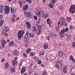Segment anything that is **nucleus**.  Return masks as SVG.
Here are the masks:
<instances>
[{"label":"nucleus","instance_id":"obj_8","mask_svg":"<svg viewBox=\"0 0 75 75\" xmlns=\"http://www.w3.org/2000/svg\"><path fill=\"white\" fill-rule=\"evenodd\" d=\"M25 23L26 24V27L28 29H30L31 28V25H30V24L28 22H26Z\"/></svg>","mask_w":75,"mask_h":75},{"label":"nucleus","instance_id":"obj_63","mask_svg":"<svg viewBox=\"0 0 75 75\" xmlns=\"http://www.w3.org/2000/svg\"><path fill=\"white\" fill-rule=\"evenodd\" d=\"M30 67H33V64H30Z\"/></svg>","mask_w":75,"mask_h":75},{"label":"nucleus","instance_id":"obj_3","mask_svg":"<svg viewBox=\"0 0 75 75\" xmlns=\"http://www.w3.org/2000/svg\"><path fill=\"white\" fill-rule=\"evenodd\" d=\"M63 63V61L62 60H61L60 61H57L56 64V67L57 68H59V67H61L62 66V64Z\"/></svg>","mask_w":75,"mask_h":75},{"label":"nucleus","instance_id":"obj_59","mask_svg":"<svg viewBox=\"0 0 75 75\" xmlns=\"http://www.w3.org/2000/svg\"><path fill=\"white\" fill-rule=\"evenodd\" d=\"M20 19V17H17L16 19V20H18Z\"/></svg>","mask_w":75,"mask_h":75},{"label":"nucleus","instance_id":"obj_41","mask_svg":"<svg viewBox=\"0 0 75 75\" xmlns=\"http://www.w3.org/2000/svg\"><path fill=\"white\" fill-rule=\"evenodd\" d=\"M40 21H41V18H40L38 21V23H39V24H40Z\"/></svg>","mask_w":75,"mask_h":75},{"label":"nucleus","instance_id":"obj_54","mask_svg":"<svg viewBox=\"0 0 75 75\" xmlns=\"http://www.w3.org/2000/svg\"><path fill=\"white\" fill-rule=\"evenodd\" d=\"M44 16L45 17H48V14H44Z\"/></svg>","mask_w":75,"mask_h":75},{"label":"nucleus","instance_id":"obj_36","mask_svg":"<svg viewBox=\"0 0 75 75\" xmlns=\"http://www.w3.org/2000/svg\"><path fill=\"white\" fill-rule=\"evenodd\" d=\"M30 37H34V35L33 33H31L29 35Z\"/></svg>","mask_w":75,"mask_h":75},{"label":"nucleus","instance_id":"obj_12","mask_svg":"<svg viewBox=\"0 0 75 75\" xmlns=\"http://www.w3.org/2000/svg\"><path fill=\"white\" fill-rule=\"evenodd\" d=\"M69 59L70 61H72L74 63H75V60L74 59V58L72 56H70L69 57Z\"/></svg>","mask_w":75,"mask_h":75},{"label":"nucleus","instance_id":"obj_18","mask_svg":"<svg viewBox=\"0 0 75 75\" xmlns=\"http://www.w3.org/2000/svg\"><path fill=\"white\" fill-rule=\"evenodd\" d=\"M32 30L33 31V32L34 33V32H37V29L36 28V27H33L32 29Z\"/></svg>","mask_w":75,"mask_h":75},{"label":"nucleus","instance_id":"obj_60","mask_svg":"<svg viewBox=\"0 0 75 75\" xmlns=\"http://www.w3.org/2000/svg\"><path fill=\"white\" fill-rule=\"evenodd\" d=\"M39 24V23H37V25H36L37 27H38H38H39V26H40V25H38V24Z\"/></svg>","mask_w":75,"mask_h":75},{"label":"nucleus","instance_id":"obj_43","mask_svg":"<svg viewBox=\"0 0 75 75\" xmlns=\"http://www.w3.org/2000/svg\"><path fill=\"white\" fill-rule=\"evenodd\" d=\"M37 15L39 17H40V16H41V15L40 13V12H38L37 13Z\"/></svg>","mask_w":75,"mask_h":75},{"label":"nucleus","instance_id":"obj_13","mask_svg":"<svg viewBox=\"0 0 75 75\" xmlns=\"http://www.w3.org/2000/svg\"><path fill=\"white\" fill-rule=\"evenodd\" d=\"M6 41L4 40L2 41V45L4 48V45H5V44H6Z\"/></svg>","mask_w":75,"mask_h":75},{"label":"nucleus","instance_id":"obj_48","mask_svg":"<svg viewBox=\"0 0 75 75\" xmlns=\"http://www.w3.org/2000/svg\"><path fill=\"white\" fill-rule=\"evenodd\" d=\"M34 18L35 20H37V16H34Z\"/></svg>","mask_w":75,"mask_h":75},{"label":"nucleus","instance_id":"obj_16","mask_svg":"<svg viewBox=\"0 0 75 75\" xmlns=\"http://www.w3.org/2000/svg\"><path fill=\"white\" fill-rule=\"evenodd\" d=\"M63 53L64 52H62L59 51L58 52V55L60 56H62V55H63Z\"/></svg>","mask_w":75,"mask_h":75},{"label":"nucleus","instance_id":"obj_14","mask_svg":"<svg viewBox=\"0 0 75 75\" xmlns=\"http://www.w3.org/2000/svg\"><path fill=\"white\" fill-rule=\"evenodd\" d=\"M28 9V6L27 5H25L23 8V11H25Z\"/></svg>","mask_w":75,"mask_h":75},{"label":"nucleus","instance_id":"obj_51","mask_svg":"<svg viewBox=\"0 0 75 75\" xmlns=\"http://www.w3.org/2000/svg\"><path fill=\"white\" fill-rule=\"evenodd\" d=\"M23 57H25V58H27V55H26V54H23Z\"/></svg>","mask_w":75,"mask_h":75},{"label":"nucleus","instance_id":"obj_53","mask_svg":"<svg viewBox=\"0 0 75 75\" xmlns=\"http://www.w3.org/2000/svg\"><path fill=\"white\" fill-rule=\"evenodd\" d=\"M58 7L59 8V9H60V10H63V8H62L61 7V6H59Z\"/></svg>","mask_w":75,"mask_h":75},{"label":"nucleus","instance_id":"obj_37","mask_svg":"<svg viewBox=\"0 0 75 75\" xmlns=\"http://www.w3.org/2000/svg\"><path fill=\"white\" fill-rule=\"evenodd\" d=\"M22 63H23V62H22V61H21V62H20L19 63L20 64L19 66V68H20V67L21 66V65H22Z\"/></svg>","mask_w":75,"mask_h":75},{"label":"nucleus","instance_id":"obj_28","mask_svg":"<svg viewBox=\"0 0 75 75\" xmlns=\"http://www.w3.org/2000/svg\"><path fill=\"white\" fill-rule=\"evenodd\" d=\"M39 12H40L41 15H42V16H44V11H43L41 10Z\"/></svg>","mask_w":75,"mask_h":75},{"label":"nucleus","instance_id":"obj_26","mask_svg":"<svg viewBox=\"0 0 75 75\" xmlns=\"http://www.w3.org/2000/svg\"><path fill=\"white\" fill-rule=\"evenodd\" d=\"M2 34L4 35H5V36H7L8 35V34L7 33H6L5 32H4L3 31H2Z\"/></svg>","mask_w":75,"mask_h":75},{"label":"nucleus","instance_id":"obj_38","mask_svg":"<svg viewBox=\"0 0 75 75\" xmlns=\"http://www.w3.org/2000/svg\"><path fill=\"white\" fill-rule=\"evenodd\" d=\"M8 63H7L6 64L5 67L6 68H7V67H8Z\"/></svg>","mask_w":75,"mask_h":75},{"label":"nucleus","instance_id":"obj_34","mask_svg":"<svg viewBox=\"0 0 75 75\" xmlns=\"http://www.w3.org/2000/svg\"><path fill=\"white\" fill-rule=\"evenodd\" d=\"M30 49H27L26 51V52L27 54H29L30 53Z\"/></svg>","mask_w":75,"mask_h":75},{"label":"nucleus","instance_id":"obj_22","mask_svg":"<svg viewBox=\"0 0 75 75\" xmlns=\"http://www.w3.org/2000/svg\"><path fill=\"white\" fill-rule=\"evenodd\" d=\"M62 22H65V19L64 18H60V23H62Z\"/></svg>","mask_w":75,"mask_h":75},{"label":"nucleus","instance_id":"obj_11","mask_svg":"<svg viewBox=\"0 0 75 75\" xmlns=\"http://www.w3.org/2000/svg\"><path fill=\"white\" fill-rule=\"evenodd\" d=\"M25 70H26V68L23 67L21 71V74H23V73H24L25 72Z\"/></svg>","mask_w":75,"mask_h":75},{"label":"nucleus","instance_id":"obj_17","mask_svg":"<svg viewBox=\"0 0 75 75\" xmlns=\"http://www.w3.org/2000/svg\"><path fill=\"white\" fill-rule=\"evenodd\" d=\"M33 59H35V61H36V62H37L38 61H39V59L36 56H35L34 57H33Z\"/></svg>","mask_w":75,"mask_h":75},{"label":"nucleus","instance_id":"obj_20","mask_svg":"<svg viewBox=\"0 0 75 75\" xmlns=\"http://www.w3.org/2000/svg\"><path fill=\"white\" fill-rule=\"evenodd\" d=\"M11 11L12 13H16V10L15 9H14V8H11Z\"/></svg>","mask_w":75,"mask_h":75},{"label":"nucleus","instance_id":"obj_29","mask_svg":"<svg viewBox=\"0 0 75 75\" xmlns=\"http://www.w3.org/2000/svg\"><path fill=\"white\" fill-rule=\"evenodd\" d=\"M32 14V13H28L27 16V17H29V18H30V17H31V16Z\"/></svg>","mask_w":75,"mask_h":75},{"label":"nucleus","instance_id":"obj_33","mask_svg":"<svg viewBox=\"0 0 75 75\" xmlns=\"http://www.w3.org/2000/svg\"><path fill=\"white\" fill-rule=\"evenodd\" d=\"M67 20L68 21H70L71 20V18H69L68 17H67Z\"/></svg>","mask_w":75,"mask_h":75},{"label":"nucleus","instance_id":"obj_15","mask_svg":"<svg viewBox=\"0 0 75 75\" xmlns=\"http://www.w3.org/2000/svg\"><path fill=\"white\" fill-rule=\"evenodd\" d=\"M3 11H4L3 7V5H1L0 6V11L1 13H3Z\"/></svg>","mask_w":75,"mask_h":75},{"label":"nucleus","instance_id":"obj_21","mask_svg":"<svg viewBox=\"0 0 75 75\" xmlns=\"http://www.w3.org/2000/svg\"><path fill=\"white\" fill-rule=\"evenodd\" d=\"M16 17V16L15 15H13L12 16V18H11V19L12 21H14V20H15V18Z\"/></svg>","mask_w":75,"mask_h":75},{"label":"nucleus","instance_id":"obj_23","mask_svg":"<svg viewBox=\"0 0 75 75\" xmlns=\"http://www.w3.org/2000/svg\"><path fill=\"white\" fill-rule=\"evenodd\" d=\"M18 52L17 50H16L14 51L13 54L15 55H17L18 54Z\"/></svg>","mask_w":75,"mask_h":75},{"label":"nucleus","instance_id":"obj_30","mask_svg":"<svg viewBox=\"0 0 75 75\" xmlns=\"http://www.w3.org/2000/svg\"><path fill=\"white\" fill-rule=\"evenodd\" d=\"M39 54L40 55H44L45 53H44V52H39Z\"/></svg>","mask_w":75,"mask_h":75},{"label":"nucleus","instance_id":"obj_64","mask_svg":"<svg viewBox=\"0 0 75 75\" xmlns=\"http://www.w3.org/2000/svg\"><path fill=\"white\" fill-rule=\"evenodd\" d=\"M27 73H25L24 74H23V75H27Z\"/></svg>","mask_w":75,"mask_h":75},{"label":"nucleus","instance_id":"obj_9","mask_svg":"<svg viewBox=\"0 0 75 75\" xmlns=\"http://www.w3.org/2000/svg\"><path fill=\"white\" fill-rule=\"evenodd\" d=\"M47 24H49L50 27H51V23H52V21L50 20V18H48L47 19Z\"/></svg>","mask_w":75,"mask_h":75},{"label":"nucleus","instance_id":"obj_62","mask_svg":"<svg viewBox=\"0 0 75 75\" xmlns=\"http://www.w3.org/2000/svg\"><path fill=\"white\" fill-rule=\"evenodd\" d=\"M51 35H55V34L52 33V34H51Z\"/></svg>","mask_w":75,"mask_h":75},{"label":"nucleus","instance_id":"obj_55","mask_svg":"<svg viewBox=\"0 0 75 75\" xmlns=\"http://www.w3.org/2000/svg\"><path fill=\"white\" fill-rule=\"evenodd\" d=\"M3 18V15H0V19H2Z\"/></svg>","mask_w":75,"mask_h":75},{"label":"nucleus","instance_id":"obj_40","mask_svg":"<svg viewBox=\"0 0 75 75\" xmlns=\"http://www.w3.org/2000/svg\"><path fill=\"white\" fill-rule=\"evenodd\" d=\"M25 1L29 3H31L32 2L31 0H25Z\"/></svg>","mask_w":75,"mask_h":75},{"label":"nucleus","instance_id":"obj_39","mask_svg":"<svg viewBox=\"0 0 75 75\" xmlns=\"http://www.w3.org/2000/svg\"><path fill=\"white\" fill-rule=\"evenodd\" d=\"M47 73L46 72H43L41 75H47Z\"/></svg>","mask_w":75,"mask_h":75},{"label":"nucleus","instance_id":"obj_57","mask_svg":"<svg viewBox=\"0 0 75 75\" xmlns=\"http://www.w3.org/2000/svg\"><path fill=\"white\" fill-rule=\"evenodd\" d=\"M73 47H75V43L74 42L73 44V45H72Z\"/></svg>","mask_w":75,"mask_h":75},{"label":"nucleus","instance_id":"obj_2","mask_svg":"<svg viewBox=\"0 0 75 75\" xmlns=\"http://www.w3.org/2000/svg\"><path fill=\"white\" fill-rule=\"evenodd\" d=\"M30 33H29L28 32H26V35L24 37V41L25 42H28L29 38H30Z\"/></svg>","mask_w":75,"mask_h":75},{"label":"nucleus","instance_id":"obj_25","mask_svg":"<svg viewBox=\"0 0 75 75\" xmlns=\"http://www.w3.org/2000/svg\"><path fill=\"white\" fill-rule=\"evenodd\" d=\"M44 48L45 49H47L48 48V45L47 44H45L44 45Z\"/></svg>","mask_w":75,"mask_h":75},{"label":"nucleus","instance_id":"obj_58","mask_svg":"<svg viewBox=\"0 0 75 75\" xmlns=\"http://www.w3.org/2000/svg\"><path fill=\"white\" fill-rule=\"evenodd\" d=\"M59 27H57L56 28V31H58L59 30Z\"/></svg>","mask_w":75,"mask_h":75},{"label":"nucleus","instance_id":"obj_4","mask_svg":"<svg viewBox=\"0 0 75 75\" xmlns=\"http://www.w3.org/2000/svg\"><path fill=\"white\" fill-rule=\"evenodd\" d=\"M69 12L72 14H73L75 12V5H72L71 6L69 9Z\"/></svg>","mask_w":75,"mask_h":75},{"label":"nucleus","instance_id":"obj_47","mask_svg":"<svg viewBox=\"0 0 75 75\" xmlns=\"http://www.w3.org/2000/svg\"><path fill=\"white\" fill-rule=\"evenodd\" d=\"M60 34L61 37H64V35H63V33H61Z\"/></svg>","mask_w":75,"mask_h":75},{"label":"nucleus","instance_id":"obj_5","mask_svg":"<svg viewBox=\"0 0 75 75\" xmlns=\"http://www.w3.org/2000/svg\"><path fill=\"white\" fill-rule=\"evenodd\" d=\"M5 13L6 14H8L10 11V8L7 6H5Z\"/></svg>","mask_w":75,"mask_h":75},{"label":"nucleus","instance_id":"obj_32","mask_svg":"<svg viewBox=\"0 0 75 75\" xmlns=\"http://www.w3.org/2000/svg\"><path fill=\"white\" fill-rule=\"evenodd\" d=\"M19 4H20V7H21L22 6H23V2L21 1H19Z\"/></svg>","mask_w":75,"mask_h":75},{"label":"nucleus","instance_id":"obj_24","mask_svg":"<svg viewBox=\"0 0 75 75\" xmlns=\"http://www.w3.org/2000/svg\"><path fill=\"white\" fill-rule=\"evenodd\" d=\"M17 63V62L16 60H13L12 62V64L14 65H16V64Z\"/></svg>","mask_w":75,"mask_h":75},{"label":"nucleus","instance_id":"obj_7","mask_svg":"<svg viewBox=\"0 0 75 75\" xmlns=\"http://www.w3.org/2000/svg\"><path fill=\"white\" fill-rule=\"evenodd\" d=\"M41 28H42V25H40L39 26V27L38 28V30L39 31L38 32V35H40V33L41 32Z\"/></svg>","mask_w":75,"mask_h":75},{"label":"nucleus","instance_id":"obj_27","mask_svg":"<svg viewBox=\"0 0 75 75\" xmlns=\"http://www.w3.org/2000/svg\"><path fill=\"white\" fill-rule=\"evenodd\" d=\"M3 23H4V21L3 20H1L0 21V27L2 26Z\"/></svg>","mask_w":75,"mask_h":75},{"label":"nucleus","instance_id":"obj_19","mask_svg":"<svg viewBox=\"0 0 75 75\" xmlns=\"http://www.w3.org/2000/svg\"><path fill=\"white\" fill-rule=\"evenodd\" d=\"M14 45V42L13 41H11L9 43V46L10 47H11V46H13Z\"/></svg>","mask_w":75,"mask_h":75},{"label":"nucleus","instance_id":"obj_56","mask_svg":"<svg viewBox=\"0 0 75 75\" xmlns=\"http://www.w3.org/2000/svg\"><path fill=\"white\" fill-rule=\"evenodd\" d=\"M4 61H5V59H2L1 62H4Z\"/></svg>","mask_w":75,"mask_h":75},{"label":"nucleus","instance_id":"obj_44","mask_svg":"<svg viewBox=\"0 0 75 75\" xmlns=\"http://www.w3.org/2000/svg\"><path fill=\"white\" fill-rule=\"evenodd\" d=\"M38 62V64H41L42 63V62L41 61H39V60Z\"/></svg>","mask_w":75,"mask_h":75},{"label":"nucleus","instance_id":"obj_42","mask_svg":"<svg viewBox=\"0 0 75 75\" xmlns=\"http://www.w3.org/2000/svg\"><path fill=\"white\" fill-rule=\"evenodd\" d=\"M11 71L13 72H15V70H14V68H12L11 69Z\"/></svg>","mask_w":75,"mask_h":75},{"label":"nucleus","instance_id":"obj_61","mask_svg":"<svg viewBox=\"0 0 75 75\" xmlns=\"http://www.w3.org/2000/svg\"><path fill=\"white\" fill-rule=\"evenodd\" d=\"M14 59L15 60H17V57H15L14 58Z\"/></svg>","mask_w":75,"mask_h":75},{"label":"nucleus","instance_id":"obj_49","mask_svg":"<svg viewBox=\"0 0 75 75\" xmlns=\"http://www.w3.org/2000/svg\"><path fill=\"white\" fill-rule=\"evenodd\" d=\"M65 31L66 32H67V31H68V28H66L65 30Z\"/></svg>","mask_w":75,"mask_h":75},{"label":"nucleus","instance_id":"obj_31","mask_svg":"<svg viewBox=\"0 0 75 75\" xmlns=\"http://www.w3.org/2000/svg\"><path fill=\"white\" fill-rule=\"evenodd\" d=\"M3 30L4 31H6V32H7V31H8V29L6 27L4 28L3 29Z\"/></svg>","mask_w":75,"mask_h":75},{"label":"nucleus","instance_id":"obj_1","mask_svg":"<svg viewBox=\"0 0 75 75\" xmlns=\"http://www.w3.org/2000/svg\"><path fill=\"white\" fill-rule=\"evenodd\" d=\"M24 31L23 30H19L18 31V40H20L23 35L24 34Z\"/></svg>","mask_w":75,"mask_h":75},{"label":"nucleus","instance_id":"obj_46","mask_svg":"<svg viewBox=\"0 0 75 75\" xmlns=\"http://www.w3.org/2000/svg\"><path fill=\"white\" fill-rule=\"evenodd\" d=\"M34 54L33 52L30 53V56H34Z\"/></svg>","mask_w":75,"mask_h":75},{"label":"nucleus","instance_id":"obj_10","mask_svg":"<svg viewBox=\"0 0 75 75\" xmlns=\"http://www.w3.org/2000/svg\"><path fill=\"white\" fill-rule=\"evenodd\" d=\"M68 68V67L67 66H65L64 67L63 69V71L64 73L65 74H67V69Z\"/></svg>","mask_w":75,"mask_h":75},{"label":"nucleus","instance_id":"obj_50","mask_svg":"<svg viewBox=\"0 0 75 75\" xmlns=\"http://www.w3.org/2000/svg\"><path fill=\"white\" fill-rule=\"evenodd\" d=\"M74 28V27H73V26H71L69 27V28L70 30H71V29H72Z\"/></svg>","mask_w":75,"mask_h":75},{"label":"nucleus","instance_id":"obj_6","mask_svg":"<svg viewBox=\"0 0 75 75\" xmlns=\"http://www.w3.org/2000/svg\"><path fill=\"white\" fill-rule=\"evenodd\" d=\"M56 2V1L55 0H52L51 1V3L49 4V6L50 8H53V6H54V3H55V2Z\"/></svg>","mask_w":75,"mask_h":75},{"label":"nucleus","instance_id":"obj_52","mask_svg":"<svg viewBox=\"0 0 75 75\" xmlns=\"http://www.w3.org/2000/svg\"><path fill=\"white\" fill-rule=\"evenodd\" d=\"M47 40H50V36H47Z\"/></svg>","mask_w":75,"mask_h":75},{"label":"nucleus","instance_id":"obj_45","mask_svg":"<svg viewBox=\"0 0 75 75\" xmlns=\"http://www.w3.org/2000/svg\"><path fill=\"white\" fill-rule=\"evenodd\" d=\"M64 23H65V22H60V23H61V25H64Z\"/></svg>","mask_w":75,"mask_h":75},{"label":"nucleus","instance_id":"obj_35","mask_svg":"<svg viewBox=\"0 0 75 75\" xmlns=\"http://www.w3.org/2000/svg\"><path fill=\"white\" fill-rule=\"evenodd\" d=\"M65 29H64L61 30V33H62V34L64 33H65Z\"/></svg>","mask_w":75,"mask_h":75}]
</instances>
